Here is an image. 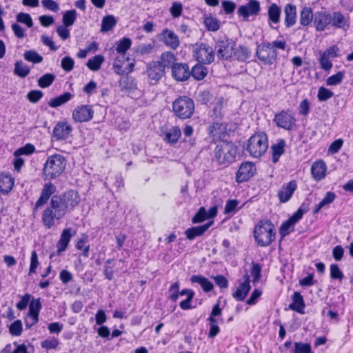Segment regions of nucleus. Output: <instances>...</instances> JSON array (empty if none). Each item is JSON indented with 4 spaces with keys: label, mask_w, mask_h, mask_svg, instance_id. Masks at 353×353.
<instances>
[{
    "label": "nucleus",
    "mask_w": 353,
    "mask_h": 353,
    "mask_svg": "<svg viewBox=\"0 0 353 353\" xmlns=\"http://www.w3.org/2000/svg\"><path fill=\"white\" fill-rule=\"evenodd\" d=\"M80 200L78 192L72 190L61 194H54L50 205L42 214L41 221L44 227L46 229L52 228L55 220L60 221L67 213L72 212Z\"/></svg>",
    "instance_id": "1"
},
{
    "label": "nucleus",
    "mask_w": 353,
    "mask_h": 353,
    "mask_svg": "<svg viewBox=\"0 0 353 353\" xmlns=\"http://www.w3.org/2000/svg\"><path fill=\"white\" fill-rule=\"evenodd\" d=\"M238 147L232 142L221 141L214 148V159L223 168H227L235 161Z\"/></svg>",
    "instance_id": "2"
},
{
    "label": "nucleus",
    "mask_w": 353,
    "mask_h": 353,
    "mask_svg": "<svg viewBox=\"0 0 353 353\" xmlns=\"http://www.w3.org/2000/svg\"><path fill=\"white\" fill-rule=\"evenodd\" d=\"M66 163V159L60 154L48 157L42 170L43 179L47 181L59 177L65 170Z\"/></svg>",
    "instance_id": "3"
},
{
    "label": "nucleus",
    "mask_w": 353,
    "mask_h": 353,
    "mask_svg": "<svg viewBox=\"0 0 353 353\" xmlns=\"http://www.w3.org/2000/svg\"><path fill=\"white\" fill-rule=\"evenodd\" d=\"M254 237L261 247L270 245L276 237L275 226L270 220H261L255 225Z\"/></svg>",
    "instance_id": "4"
},
{
    "label": "nucleus",
    "mask_w": 353,
    "mask_h": 353,
    "mask_svg": "<svg viewBox=\"0 0 353 353\" xmlns=\"http://www.w3.org/2000/svg\"><path fill=\"white\" fill-rule=\"evenodd\" d=\"M268 148V136L264 132L256 133L248 141L246 150L254 158L262 157Z\"/></svg>",
    "instance_id": "5"
},
{
    "label": "nucleus",
    "mask_w": 353,
    "mask_h": 353,
    "mask_svg": "<svg viewBox=\"0 0 353 353\" xmlns=\"http://www.w3.org/2000/svg\"><path fill=\"white\" fill-rule=\"evenodd\" d=\"M195 105L192 99L188 96H180L172 103L174 114L181 119H187L192 117Z\"/></svg>",
    "instance_id": "6"
},
{
    "label": "nucleus",
    "mask_w": 353,
    "mask_h": 353,
    "mask_svg": "<svg viewBox=\"0 0 353 353\" xmlns=\"http://www.w3.org/2000/svg\"><path fill=\"white\" fill-rule=\"evenodd\" d=\"M193 57L199 63L210 64L214 61V48L205 43H196L193 46Z\"/></svg>",
    "instance_id": "7"
},
{
    "label": "nucleus",
    "mask_w": 353,
    "mask_h": 353,
    "mask_svg": "<svg viewBox=\"0 0 353 353\" xmlns=\"http://www.w3.org/2000/svg\"><path fill=\"white\" fill-rule=\"evenodd\" d=\"M256 56L263 64L271 65L276 63L278 53L270 43H263L257 46Z\"/></svg>",
    "instance_id": "8"
},
{
    "label": "nucleus",
    "mask_w": 353,
    "mask_h": 353,
    "mask_svg": "<svg viewBox=\"0 0 353 353\" xmlns=\"http://www.w3.org/2000/svg\"><path fill=\"white\" fill-rule=\"evenodd\" d=\"M235 43L232 39L217 41L214 46V51L220 60H229L232 58Z\"/></svg>",
    "instance_id": "9"
},
{
    "label": "nucleus",
    "mask_w": 353,
    "mask_h": 353,
    "mask_svg": "<svg viewBox=\"0 0 353 353\" xmlns=\"http://www.w3.org/2000/svg\"><path fill=\"white\" fill-rule=\"evenodd\" d=\"M273 121L278 127L287 130H292L296 122V119L290 110H282L275 114Z\"/></svg>",
    "instance_id": "10"
},
{
    "label": "nucleus",
    "mask_w": 353,
    "mask_h": 353,
    "mask_svg": "<svg viewBox=\"0 0 353 353\" xmlns=\"http://www.w3.org/2000/svg\"><path fill=\"white\" fill-rule=\"evenodd\" d=\"M330 20V14L326 11L314 13L312 8L305 6L300 12V22H327Z\"/></svg>",
    "instance_id": "11"
},
{
    "label": "nucleus",
    "mask_w": 353,
    "mask_h": 353,
    "mask_svg": "<svg viewBox=\"0 0 353 353\" xmlns=\"http://www.w3.org/2000/svg\"><path fill=\"white\" fill-rule=\"evenodd\" d=\"M256 170L254 163L249 161L242 163L236 174V181L239 183L248 181L254 175Z\"/></svg>",
    "instance_id": "12"
},
{
    "label": "nucleus",
    "mask_w": 353,
    "mask_h": 353,
    "mask_svg": "<svg viewBox=\"0 0 353 353\" xmlns=\"http://www.w3.org/2000/svg\"><path fill=\"white\" fill-rule=\"evenodd\" d=\"M145 73L151 81L150 83L154 85L164 76L165 70L159 61H151L146 66Z\"/></svg>",
    "instance_id": "13"
},
{
    "label": "nucleus",
    "mask_w": 353,
    "mask_h": 353,
    "mask_svg": "<svg viewBox=\"0 0 353 353\" xmlns=\"http://www.w3.org/2000/svg\"><path fill=\"white\" fill-rule=\"evenodd\" d=\"M261 11L260 3L258 0H250L245 5L239 7L237 13L244 20H248L250 16H256Z\"/></svg>",
    "instance_id": "14"
},
{
    "label": "nucleus",
    "mask_w": 353,
    "mask_h": 353,
    "mask_svg": "<svg viewBox=\"0 0 353 353\" xmlns=\"http://www.w3.org/2000/svg\"><path fill=\"white\" fill-rule=\"evenodd\" d=\"M94 114L92 107L89 105H82L77 107L72 112V119L76 122L83 123L90 121Z\"/></svg>",
    "instance_id": "15"
},
{
    "label": "nucleus",
    "mask_w": 353,
    "mask_h": 353,
    "mask_svg": "<svg viewBox=\"0 0 353 353\" xmlns=\"http://www.w3.org/2000/svg\"><path fill=\"white\" fill-rule=\"evenodd\" d=\"M72 131V125L66 121L59 122L54 127L52 136L57 141L65 140Z\"/></svg>",
    "instance_id": "16"
},
{
    "label": "nucleus",
    "mask_w": 353,
    "mask_h": 353,
    "mask_svg": "<svg viewBox=\"0 0 353 353\" xmlns=\"http://www.w3.org/2000/svg\"><path fill=\"white\" fill-rule=\"evenodd\" d=\"M172 77L179 82L187 81L190 78L189 65L185 63H178L172 66Z\"/></svg>",
    "instance_id": "17"
},
{
    "label": "nucleus",
    "mask_w": 353,
    "mask_h": 353,
    "mask_svg": "<svg viewBox=\"0 0 353 353\" xmlns=\"http://www.w3.org/2000/svg\"><path fill=\"white\" fill-rule=\"evenodd\" d=\"M297 188L296 181L292 180L284 184L278 192V197L280 203L288 202L292 196L294 192Z\"/></svg>",
    "instance_id": "18"
},
{
    "label": "nucleus",
    "mask_w": 353,
    "mask_h": 353,
    "mask_svg": "<svg viewBox=\"0 0 353 353\" xmlns=\"http://www.w3.org/2000/svg\"><path fill=\"white\" fill-rule=\"evenodd\" d=\"M56 190V186L53 183L49 182L45 184L39 199L36 201L34 210H37L39 207L46 204L49 199L53 196Z\"/></svg>",
    "instance_id": "19"
},
{
    "label": "nucleus",
    "mask_w": 353,
    "mask_h": 353,
    "mask_svg": "<svg viewBox=\"0 0 353 353\" xmlns=\"http://www.w3.org/2000/svg\"><path fill=\"white\" fill-rule=\"evenodd\" d=\"M213 224V221H211L210 222H208L203 225H201L199 226H194L188 228L185 231V234L186 236V239L188 240H193L196 237L202 236L209 228Z\"/></svg>",
    "instance_id": "20"
},
{
    "label": "nucleus",
    "mask_w": 353,
    "mask_h": 353,
    "mask_svg": "<svg viewBox=\"0 0 353 353\" xmlns=\"http://www.w3.org/2000/svg\"><path fill=\"white\" fill-rule=\"evenodd\" d=\"M244 282L241 283V285L237 288L236 291L232 294L233 298L237 301H243L247 296L251 288L250 284V276L248 274H245L244 276Z\"/></svg>",
    "instance_id": "21"
},
{
    "label": "nucleus",
    "mask_w": 353,
    "mask_h": 353,
    "mask_svg": "<svg viewBox=\"0 0 353 353\" xmlns=\"http://www.w3.org/2000/svg\"><path fill=\"white\" fill-rule=\"evenodd\" d=\"M326 171L327 165L323 160L314 162L311 167V173L316 181H319L325 178Z\"/></svg>",
    "instance_id": "22"
},
{
    "label": "nucleus",
    "mask_w": 353,
    "mask_h": 353,
    "mask_svg": "<svg viewBox=\"0 0 353 353\" xmlns=\"http://www.w3.org/2000/svg\"><path fill=\"white\" fill-rule=\"evenodd\" d=\"M252 57L251 50L244 45H239L234 47L232 58L240 62H245Z\"/></svg>",
    "instance_id": "23"
},
{
    "label": "nucleus",
    "mask_w": 353,
    "mask_h": 353,
    "mask_svg": "<svg viewBox=\"0 0 353 353\" xmlns=\"http://www.w3.org/2000/svg\"><path fill=\"white\" fill-rule=\"evenodd\" d=\"M298 220L293 214L284 222L280 226L279 234L281 235V241L284 237L288 236L290 232L294 231V225L298 223Z\"/></svg>",
    "instance_id": "24"
},
{
    "label": "nucleus",
    "mask_w": 353,
    "mask_h": 353,
    "mask_svg": "<svg viewBox=\"0 0 353 353\" xmlns=\"http://www.w3.org/2000/svg\"><path fill=\"white\" fill-rule=\"evenodd\" d=\"M292 303L290 304L289 308L296 312L303 314H305L304 309L305 304L303 296L299 292H294L292 296Z\"/></svg>",
    "instance_id": "25"
},
{
    "label": "nucleus",
    "mask_w": 353,
    "mask_h": 353,
    "mask_svg": "<svg viewBox=\"0 0 353 353\" xmlns=\"http://www.w3.org/2000/svg\"><path fill=\"white\" fill-rule=\"evenodd\" d=\"M71 231L72 229L69 228L64 229L61 232L60 238L57 243V252L58 254L66 250L72 237Z\"/></svg>",
    "instance_id": "26"
},
{
    "label": "nucleus",
    "mask_w": 353,
    "mask_h": 353,
    "mask_svg": "<svg viewBox=\"0 0 353 353\" xmlns=\"http://www.w3.org/2000/svg\"><path fill=\"white\" fill-rule=\"evenodd\" d=\"M205 63H197L191 70H189L190 77H192L196 81H201L205 79L208 73V69Z\"/></svg>",
    "instance_id": "27"
},
{
    "label": "nucleus",
    "mask_w": 353,
    "mask_h": 353,
    "mask_svg": "<svg viewBox=\"0 0 353 353\" xmlns=\"http://www.w3.org/2000/svg\"><path fill=\"white\" fill-rule=\"evenodd\" d=\"M162 40L164 43L172 49H176L179 46V40L174 32L165 30L162 32Z\"/></svg>",
    "instance_id": "28"
},
{
    "label": "nucleus",
    "mask_w": 353,
    "mask_h": 353,
    "mask_svg": "<svg viewBox=\"0 0 353 353\" xmlns=\"http://www.w3.org/2000/svg\"><path fill=\"white\" fill-rule=\"evenodd\" d=\"M286 142L283 139H279L277 143L272 145L271 150L272 153V162L276 163L281 156L285 152Z\"/></svg>",
    "instance_id": "29"
},
{
    "label": "nucleus",
    "mask_w": 353,
    "mask_h": 353,
    "mask_svg": "<svg viewBox=\"0 0 353 353\" xmlns=\"http://www.w3.org/2000/svg\"><path fill=\"white\" fill-rule=\"evenodd\" d=\"M190 280L192 283L199 284L206 293L211 292L214 288L213 283L202 275H192Z\"/></svg>",
    "instance_id": "30"
},
{
    "label": "nucleus",
    "mask_w": 353,
    "mask_h": 353,
    "mask_svg": "<svg viewBox=\"0 0 353 353\" xmlns=\"http://www.w3.org/2000/svg\"><path fill=\"white\" fill-rule=\"evenodd\" d=\"M14 179L11 175L1 173L0 174V192L8 194L13 188Z\"/></svg>",
    "instance_id": "31"
},
{
    "label": "nucleus",
    "mask_w": 353,
    "mask_h": 353,
    "mask_svg": "<svg viewBox=\"0 0 353 353\" xmlns=\"http://www.w3.org/2000/svg\"><path fill=\"white\" fill-rule=\"evenodd\" d=\"M181 136V130L179 126H173L164 133L163 140L168 143H177Z\"/></svg>",
    "instance_id": "32"
},
{
    "label": "nucleus",
    "mask_w": 353,
    "mask_h": 353,
    "mask_svg": "<svg viewBox=\"0 0 353 353\" xmlns=\"http://www.w3.org/2000/svg\"><path fill=\"white\" fill-rule=\"evenodd\" d=\"M119 85L121 91L134 90L137 89L136 79L131 76H123L119 81Z\"/></svg>",
    "instance_id": "33"
},
{
    "label": "nucleus",
    "mask_w": 353,
    "mask_h": 353,
    "mask_svg": "<svg viewBox=\"0 0 353 353\" xmlns=\"http://www.w3.org/2000/svg\"><path fill=\"white\" fill-rule=\"evenodd\" d=\"M41 303L40 301V298H38L37 299H32V301L30 302L29 305V311L28 314H29L30 316H32V323H37L39 321V312L41 309Z\"/></svg>",
    "instance_id": "34"
},
{
    "label": "nucleus",
    "mask_w": 353,
    "mask_h": 353,
    "mask_svg": "<svg viewBox=\"0 0 353 353\" xmlns=\"http://www.w3.org/2000/svg\"><path fill=\"white\" fill-rule=\"evenodd\" d=\"M176 61V58L173 52H165L161 54L159 63L163 66L164 70L166 68H170L172 70V66L177 63Z\"/></svg>",
    "instance_id": "35"
},
{
    "label": "nucleus",
    "mask_w": 353,
    "mask_h": 353,
    "mask_svg": "<svg viewBox=\"0 0 353 353\" xmlns=\"http://www.w3.org/2000/svg\"><path fill=\"white\" fill-rule=\"evenodd\" d=\"M72 98V94L70 92H66L57 97L51 99L48 102V105L51 108H57L65 104Z\"/></svg>",
    "instance_id": "36"
},
{
    "label": "nucleus",
    "mask_w": 353,
    "mask_h": 353,
    "mask_svg": "<svg viewBox=\"0 0 353 353\" xmlns=\"http://www.w3.org/2000/svg\"><path fill=\"white\" fill-rule=\"evenodd\" d=\"M30 69L21 60L14 63V73L19 77L25 78L30 73Z\"/></svg>",
    "instance_id": "37"
},
{
    "label": "nucleus",
    "mask_w": 353,
    "mask_h": 353,
    "mask_svg": "<svg viewBox=\"0 0 353 353\" xmlns=\"http://www.w3.org/2000/svg\"><path fill=\"white\" fill-rule=\"evenodd\" d=\"M285 21L284 22H296V8L292 3H288L284 8Z\"/></svg>",
    "instance_id": "38"
},
{
    "label": "nucleus",
    "mask_w": 353,
    "mask_h": 353,
    "mask_svg": "<svg viewBox=\"0 0 353 353\" xmlns=\"http://www.w3.org/2000/svg\"><path fill=\"white\" fill-rule=\"evenodd\" d=\"M103 61L104 57L103 55L98 54L88 59L86 65L90 70L97 71L100 69Z\"/></svg>",
    "instance_id": "39"
},
{
    "label": "nucleus",
    "mask_w": 353,
    "mask_h": 353,
    "mask_svg": "<svg viewBox=\"0 0 353 353\" xmlns=\"http://www.w3.org/2000/svg\"><path fill=\"white\" fill-rule=\"evenodd\" d=\"M281 10L276 3H272L268 8V18L272 22H279Z\"/></svg>",
    "instance_id": "40"
},
{
    "label": "nucleus",
    "mask_w": 353,
    "mask_h": 353,
    "mask_svg": "<svg viewBox=\"0 0 353 353\" xmlns=\"http://www.w3.org/2000/svg\"><path fill=\"white\" fill-rule=\"evenodd\" d=\"M35 147L32 143H26L24 146L21 147L14 152V156L15 157H20L21 155L29 156L35 152Z\"/></svg>",
    "instance_id": "41"
},
{
    "label": "nucleus",
    "mask_w": 353,
    "mask_h": 353,
    "mask_svg": "<svg viewBox=\"0 0 353 353\" xmlns=\"http://www.w3.org/2000/svg\"><path fill=\"white\" fill-rule=\"evenodd\" d=\"M23 57L26 61L33 63H41L43 59L41 54L33 50L26 51L23 54Z\"/></svg>",
    "instance_id": "42"
},
{
    "label": "nucleus",
    "mask_w": 353,
    "mask_h": 353,
    "mask_svg": "<svg viewBox=\"0 0 353 353\" xmlns=\"http://www.w3.org/2000/svg\"><path fill=\"white\" fill-rule=\"evenodd\" d=\"M56 77L51 73H46L41 76L38 80V85L41 88H46L52 84L55 80Z\"/></svg>",
    "instance_id": "43"
},
{
    "label": "nucleus",
    "mask_w": 353,
    "mask_h": 353,
    "mask_svg": "<svg viewBox=\"0 0 353 353\" xmlns=\"http://www.w3.org/2000/svg\"><path fill=\"white\" fill-rule=\"evenodd\" d=\"M291 353H314L309 343L295 342Z\"/></svg>",
    "instance_id": "44"
},
{
    "label": "nucleus",
    "mask_w": 353,
    "mask_h": 353,
    "mask_svg": "<svg viewBox=\"0 0 353 353\" xmlns=\"http://www.w3.org/2000/svg\"><path fill=\"white\" fill-rule=\"evenodd\" d=\"M131 45V39L127 37H124L119 41L116 47V50L119 54H123L130 48Z\"/></svg>",
    "instance_id": "45"
},
{
    "label": "nucleus",
    "mask_w": 353,
    "mask_h": 353,
    "mask_svg": "<svg viewBox=\"0 0 353 353\" xmlns=\"http://www.w3.org/2000/svg\"><path fill=\"white\" fill-rule=\"evenodd\" d=\"M344 76L345 71H339L336 74L329 77L326 79L327 85L332 86L340 84L342 82Z\"/></svg>",
    "instance_id": "46"
},
{
    "label": "nucleus",
    "mask_w": 353,
    "mask_h": 353,
    "mask_svg": "<svg viewBox=\"0 0 353 353\" xmlns=\"http://www.w3.org/2000/svg\"><path fill=\"white\" fill-rule=\"evenodd\" d=\"M213 98V94L208 90L199 91L196 95V101L203 105H207Z\"/></svg>",
    "instance_id": "47"
},
{
    "label": "nucleus",
    "mask_w": 353,
    "mask_h": 353,
    "mask_svg": "<svg viewBox=\"0 0 353 353\" xmlns=\"http://www.w3.org/2000/svg\"><path fill=\"white\" fill-rule=\"evenodd\" d=\"M330 278L333 280H339L341 281L344 278L343 272L339 268V265L335 263H332L330 267Z\"/></svg>",
    "instance_id": "48"
},
{
    "label": "nucleus",
    "mask_w": 353,
    "mask_h": 353,
    "mask_svg": "<svg viewBox=\"0 0 353 353\" xmlns=\"http://www.w3.org/2000/svg\"><path fill=\"white\" fill-rule=\"evenodd\" d=\"M179 282L176 281L173 284H172L168 290L169 296L168 299H170L173 302H176L179 299V296L180 295L179 292Z\"/></svg>",
    "instance_id": "49"
},
{
    "label": "nucleus",
    "mask_w": 353,
    "mask_h": 353,
    "mask_svg": "<svg viewBox=\"0 0 353 353\" xmlns=\"http://www.w3.org/2000/svg\"><path fill=\"white\" fill-rule=\"evenodd\" d=\"M334 96V92L324 87H320L318 91L317 98L319 101H326Z\"/></svg>",
    "instance_id": "50"
},
{
    "label": "nucleus",
    "mask_w": 353,
    "mask_h": 353,
    "mask_svg": "<svg viewBox=\"0 0 353 353\" xmlns=\"http://www.w3.org/2000/svg\"><path fill=\"white\" fill-rule=\"evenodd\" d=\"M207 211L204 207H201L198 212L192 219V222L194 224L201 223L208 219Z\"/></svg>",
    "instance_id": "51"
},
{
    "label": "nucleus",
    "mask_w": 353,
    "mask_h": 353,
    "mask_svg": "<svg viewBox=\"0 0 353 353\" xmlns=\"http://www.w3.org/2000/svg\"><path fill=\"white\" fill-rule=\"evenodd\" d=\"M153 46L151 43H141L139 45L134 51L140 56L149 54L152 52Z\"/></svg>",
    "instance_id": "52"
},
{
    "label": "nucleus",
    "mask_w": 353,
    "mask_h": 353,
    "mask_svg": "<svg viewBox=\"0 0 353 353\" xmlns=\"http://www.w3.org/2000/svg\"><path fill=\"white\" fill-rule=\"evenodd\" d=\"M43 93L41 90H32L28 93L27 99L30 102L37 103L43 97Z\"/></svg>",
    "instance_id": "53"
},
{
    "label": "nucleus",
    "mask_w": 353,
    "mask_h": 353,
    "mask_svg": "<svg viewBox=\"0 0 353 353\" xmlns=\"http://www.w3.org/2000/svg\"><path fill=\"white\" fill-rule=\"evenodd\" d=\"M22 323L20 320L14 321L9 327V332L12 336H19L22 333Z\"/></svg>",
    "instance_id": "54"
},
{
    "label": "nucleus",
    "mask_w": 353,
    "mask_h": 353,
    "mask_svg": "<svg viewBox=\"0 0 353 353\" xmlns=\"http://www.w3.org/2000/svg\"><path fill=\"white\" fill-rule=\"evenodd\" d=\"M59 343V340L53 337L41 341V346L43 349L53 350L57 347Z\"/></svg>",
    "instance_id": "55"
},
{
    "label": "nucleus",
    "mask_w": 353,
    "mask_h": 353,
    "mask_svg": "<svg viewBox=\"0 0 353 353\" xmlns=\"http://www.w3.org/2000/svg\"><path fill=\"white\" fill-rule=\"evenodd\" d=\"M72 24L73 23H63V25L59 26L57 28V34L63 40H65L70 37V30L68 29V27Z\"/></svg>",
    "instance_id": "56"
},
{
    "label": "nucleus",
    "mask_w": 353,
    "mask_h": 353,
    "mask_svg": "<svg viewBox=\"0 0 353 353\" xmlns=\"http://www.w3.org/2000/svg\"><path fill=\"white\" fill-rule=\"evenodd\" d=\"M251 275L253 277V281L257 282L261 277V266L258 263H252Z\"/></svg>",
    "instance_id": "57"
},
{
    "label": "nucleus",
    "mask_w": 353,
    "mask_h": 353,
    "mask_svg": "<svg viewBox=\"0 0 353 353\" xmlns=\"http://www.w3.org/2000/svg\"><path fill=\"white\" fill-rule=\"evenodd\" d=\"M310 210V203L308 202H303L299 209L295 212L293 215L298 219L301 220L304 214Z\"/></svg>",
    "instance_id": "58"
},
{
    "label": "nucleus",
    "mask_w": 353,
    "mask_h": 353,
    "mask_svg": "<svg viewBox=\"0 0 353 353\" xmlns=\"http://www.w3.org/2000/svg\"><path fill=\"white\" fill-rule=\"evenodd\" d=\"M38 255L35 250H33L31 253L30 257V265L28 274L30 275L32 273L36 272V270L39 265Z\"/></svg>",
    "instance_id": "59"
},
{
    "label": "nucleus",
    "mask_w": 353,
    "mask_h": 353,
    "mask_svg": "<svg viewBox=\"0 0 353 353\" xmlns=\"http://www.w3.org/2000/svg\"><path fill=\"white\" fill-rule=\"evenodd\" d=\"M74 61L70 57H65L62 59L61 65L63 70L70 72L73 70Z\"/></svg>",
    "instance_id": "60"
},
{
    "label": "nucleus",
    "mask_w": 353,
    "mask_h": 353,
    "mask_svg": "<svg viewBox=\"0 0 353 353\" xmlns=\"http://www.w3.org/2000/svg\"><path fill=\"white\" fill-rule=\"evenodd\" d=\"M328 57L325 55V54H322L319 58V63L321 68L325 70H330L332 68V63Z\"/></svg>",
    "instance_id": "61"
},
{
    "label": "nucleus",
    "mask_w": 353,
    "mask_h": 353,
    "mask_svg": "<svg viewBox=\"0 0 353 353\" xmlns=\"http://www.w3.org/2000/svg\"><path fill=\"white\" fill-rule=\"evenodd\" d=\"M215 284L221 289H226L228 288V281L226 277L221 274L213 276Z\"/></svg>",
    "instance_id": "62"
},
{
    "label": "nucleus",
    "mask_w": 353,
    "mask_h": 353,
    "mask_svg": "<svg viewBox=\"0 0 353 353\" xmlns=\"http://www.w3.org/2000/svg\"><path fill=\"white\" fill-rule=\"evenodd\" d=\"M41 4L46 10L57 12L59 10V4L54 0H42Z\"/></svg>",
    "instance_id": "63"
},
{
    "label": "nucleus",
    "mask_w": 353,
    "mask_h": 353,
    "mask_svg": "<svg viewBox=\"0 0 353 353\" xmlns=\"http://www.w3.org/2000/svg\"><path fill=\"white\" fill-rule=\"evenodd\" d=\"M239 204V201L236 199H229L225 204L224 213L231 214L235 212V210Z\"/></svg>",
    "instance_id": "64"
}]
</instances>
